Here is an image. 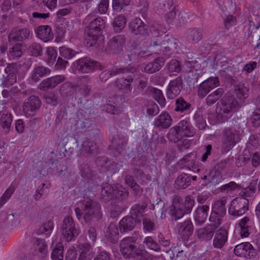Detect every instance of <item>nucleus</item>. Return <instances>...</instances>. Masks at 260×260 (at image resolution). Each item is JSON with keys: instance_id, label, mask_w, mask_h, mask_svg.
<instances>
[{"instance_id": "obj_20", "label": "nucleus", "mask_w": 260, "mask_h": 260, "mask_svg": "<svg viewBox=\"0 0 260 260\" xmlns=\"http://www.w3.org/2000/svg\"><path fill=\"white\" fill-rule=\"evenodd\" d=\"M137 224V220L132 216L122 218L119 223V229L121 233L132 231Z\"/></svg>"}, {"instance_id": "obj_46", "label": "nucleus", "mask_w": 260, "mask_h": 260, "mask_svg": "<svg viewBox=\"0 0 260 260\" xmlns=\"http://www.w3.org/2000/svg\"><path fill=\"white\" fill-rule=\"evenodd\" d=\"M22 45L21 43L15 44L10 49V53L14 58H19L23 54Z\"/></svg>"}, {"instance_id": "obj_33", "label": "nucleus", "mask_w": 260, "mask_h": 260, "mask_svg": "<svg viewBox=\"0 0 260 260\" xmlns=\"http://www.w3.org/2000/svg\"><path fill=\"white\" fill-rule=\"evenodd\" d=\"M50 73V70L44 66L36 67L32 71L31 79L35 82L38 81L41 78Z\"/></svg>"}, {"instance_id": "obj_59", "label": "nucleus", "mask_w": 260, "mask_h": 260, "mask_svg": "<svg viewBox=\"0 0 260 260\" xmlns=\"http://www.w3.org/2000/svg\"><path fill=\"white\" fill-rule=\"evenodd\" d=\"M143 229L145 231L151 232L155 230V224L153 220L148 218H144L143 219Z\"/></svg>"}, {"instance_id": "obj_22", "label": "nucleus", "mask_w": 260, "mask_h": 260, "mask_svg": "<svg viewBox=\"0 0 260 260\" xmlns=\"http://www.w3.org/2000/svg\"><path fill=\"white\" fill-rule=\"evenodd\" d=\"M172 122L171 116L167 112H163L155 118L154 125L159 128H168L171 125Z\"/></svg>"}, {"instance_id": "obj_41", "label": "nucleus", "mask_w": 260, "mask_h": 260, "mask_svg": "<svg viewBox=\"0 0 260 260\" xmlns=\"http://www.w3.org/2000/svg\"><path fill=\"white\" fill-rule=\"evenodd\" d=\"M177 128V125L172 127L169 130L167 135V138L169 141L175 143L179 141V140L183 137L181 133H180V131Z\"/></svg>"}, {"instance_id": "obj_37", "label": "nucleus", "mask_w": 260, "mask_h": 260, "mask_svg": "<svg viewBox=\"0 0 260 260\" xmlns=\"http://www.w3.org/2000/svg\"><path fill=\"white\" fill-rule=\"evenodd\" d=\"M126 23V19L124 16L119 15L115 17L112 23L114 31L120 32L124 28Z\"/></svg>"}, {"instance_id": "obj_63", "label": "nucleus", "mask_w": 260, "mask_h": 260, "mask_svg": "<svg viewBox=\"0 0 260 260\" xmlns=\"http://www.w3.org/2000/svg\"><path fill=\"white\" fill-rule=\"evenodd\" d=\"M130 1L131 0H113V8L116 11L121 10L123 6H127Z\"/></svg>"}, {"instance_id": "obj_51", "label": "nucleus", "mask_w": 260, "mask_h": 260, "mask_svg": "<svg viewBox=\"0 0 260 260\" xmlns=\"http://www.w3.org/2000/svg\"><path fill=\"white\" fill-rule=\"evenodd\" d=\"M114 194L117 198L121 200L126 199L129 194L127 189L124 187L122 185L118 184L114 190Z\"/></svg>"}, {"instance_id": "obj_15", "label": "nucleus", "mask_w": 260, "mask_h": 260, "mask_svg": "<svg viewBox=\"0 0 260 260\" xmlns=\"http://www.w3.org/2000/svg\"><path fill=\"white\" fill-rule=\"evenodd\" d=\"M6 77L3 75V84L12 85L16 81V74L18 72V66L15 63H8L5 68Z\"/></svg>"}, {"instance_id": "obj_64", "label": "nucleus", "mask_w": 260, "mask_h": 260, "mask_svg": "<svg viewBox=\"0 0 260 260\" xmlns=\"http://www.w3.org/2000/svg\"><path fill=\"white\" fill-rule=\"evenodd\" d=\"M47 60L49 63H53L57 57V52L52 47H50L47 50Z\"/></svg>"}, {"instance_id": "obj_61", "label": "nucleus", "mask_w": 260, "mask_h": 260, "mask_svg": "<svg viewBox=\"0 0 260 260\" xmlns=\"http://www.w3.org/2000/svg\"><path fill=\"white\" fill-rule=\"evenodd\" d=\"M14 191V188L10 186L0 198V208L10 198Z\"/></svg>"}, {"instance_id": "obj_2", "label": "nucleus", "mask_w": 260, "mask_h": 260, "mask_svg": "<svg viewBox=\"0 0 260 260\" xmlns=\"http://www.w3.org/2000/svg\"><path fill=\"white\" fill-rule=\"evenodd\" d=\"M243 104L239 103L233 95H225L217 103L216 111L218 119L226 121L234 110L239 109Z\"/></svg>"}, {"instance_id": "obj_28", "label": "nucleus", "mask_w": 260, "mask_h": 260, "mask_svg": "<svg viewBox=\"0 0 260 260\" xmlns=\"http://www.w3.org/2000/svg\"><path fill=\"white\" fill-rule=\"evenodd\" d=\"M209 209V207L208 206H201L197 208L194 213V220L197 224L201 225L205 222L207 217V212Z\"/></svg>"}, {"instance_id": "obj_1", "label": "nucleus", "mask_w": 260, "mask_h": 260, "mask_svg": "<svg viewBox=\"0 0 260 260\" xmlns=\"http://www.w3.org/2000/svg\"><path fill=\"white\" fill-rule=\"evenodd\" d=\"M76 217L78 219L82 217L86 223L90 224L93 219L99 221L102 218V213L100 204L95 201L88 199L83 203L82 211L79 207L75 209Z\"/></svg>"}, {"instance_id": "obj_34", "label": "nucleus", "mask_w": 260, "mask_h": 260, "mask_svg": "<svg viewBox=\"0 0 260 260\" xmlns=\"http://www.w3.org/2000/svg\"><path fill=\"white\" fill-rule=\"evenodd\" d=\"M175 110L185 114L188 113L191 111V105L180 98L176 101Z\"/></svg>"}, {"instance_id": "obj_3", "label": "nucleus", "mask_w": 260, "mask_h": 260, "mask_svg": "<svg viewBox=\"0 0 260 260\" xmlns=\"http://www.w3.org/2000/svg\"><path fill=\"white\" fill-rule=\"evenodd\" d=\"M105 26L106 22L101 17L95 18L90 22L84 31V37L88 46H93L95 44Z\"/></svg>"}, {"instance_id": "obj_53", "label": "nucleus", "mask_w": 260, "mask_h": 260, "mask_svg": "<svg viewBox=\"0 0 260 260\" xmlns=\"http://www.w3.org/2000/svg\"><path fill=\"white\" fill-rule=\"evenodd\" d=\"M54 224L52 221L49 220L44 223L38 230L39 233L44 234L47 236L50 234L53 229Z\"/></svg>"}, {"instance_id": "obj_48", "label": "nucleus", "mask_w": 260, "mask_h": 260, "mask_svg": "<svg viewBox=\"0 0 260 260\" xmlns=\"http://www.w3.org/2000/svg\"><path fill=\"white\" fill-rule=\"evenodd\" d=\"M36 250L38 251L40 256L43 258L45 256L47 253V245L43 239H38L36 241Z\"/></svg>"}, {"instance_id": "obj_54", "label": "nucleus", "mask_w": 260, "mask_h": 260, "mask_svg": "<svg viewBox=\"0 0 260 260\" xmlns=\"http://www.w3.org/2000/svg\"><path fill=\"white\" fill-rule=\"evenodd\" d=\"M167 69L170 73H179L181 70L180 62L176 59L171 60L167 64Z\"/></svg>"}, {"instance_id": "obj_57", "label": "nucleus", "mask_w": 260, "mask_h": 260, "mask_svg": "<svg viewBox=\"0 0 260 260\" xmlns=\"http://www.w3.org/2000/svg\"><path fill=\"white\" fill-rule=\"evenodd\" d=\"M222 217L215 213V212L212 211L209 217V221L211 222L210 224H212L215 229H217L221 223V218Z\"/></svg>"}, {"instance_id": "obj_45", "label": "nucleus", "mask_w": 260, "mask_h": 260, "mask_svg": "<svg viewBox=\"0 0 260 260\" xmlns=\"http://www.w3.org/2000/svg\"><path fill=\"white\" fill-rule=\"evenodd\" d=\"M133 77L131 76H128L126 78H122L118 79L117 82L120 85L121 88L131 91V83H133Z\"/></svg>"}, {"instance_id": "obj_43", "label": "nucleus", "mask_w": 260, "mask_h": 260, "mask_svg": "<svg viewBox=\"0 0 260 260\" xmlns=\"http://www.w3.org/2000/svg\"><path fill=\"white\" fill-rule=\"evenodd\" d=\"M63 247L61 243L56 244L55 248L53 249L51 258L52 260H63Z\"/></svg>"}, {"instance_id": "obj_9", "label": "nucleus", "mask_w": 260, "mask_h": 260, "mask_svg": "<svg viewBox=\"0 0 260 260\" xmlns=\"http://www.w3.org/2000/svg\"><path fill=\"white\" fill-rule=\"evenodd\" d=\"M169 213L175 220L182 218L185 214L183 209V201L179 195L175 194L173 197Z\"/></svg>"}, {"instance_id": "obj_26", "label": "nucleus", "mask_w": 260, "mask_h": 260, "mask_svg": "<svg viewBox=\"0 0 260 260\" xmlns=\"http://www.w3.org/2000/svg\"><path fill=\"white\" fill-rule=\"evenodd\" d=\"M164 64L165 60L163 58H155L145 66L144 71L149 74L155 73L160 70Z\"/></svg>"}, {"instance_id": "obj_4", "label": "nucleus", "mask_w": 260, "mask_h": 260, "mask_svg": "<svg viewBox=\"0 0 260 260\" xmlns=\"http://www.w3.org/2000/svg\"><path fill=\"white\" fill-rule=\"evenodd\" d=\"M136 239L132 237H126L121 241L120 251L124 257L141 259L146 254V251L136 248Z\"/></svg>"}, {"instance_id": "obj_23", "label": "nucleus", "mask_w": 260, "mask_h": 260, "mask_svg": "<svg viewBox=\"0 0 260 260\" xmlns=\"http://www.w3.org/2000/svg\"><path fill=\"white\" fill-rule=\"evenodd\" d=\"M125 38L123 36L118 35L112 38L108 43L109 49L115 53H118L122 50L125 43Z\"/></svg>"}, {"instance_id": "obj_7", "label": "nucleus", "mask_w": 260, "mask_h": 260, "mask_svg": "<svg viewBox=\"0 0 260 260\" xmlns=\"http://www.w3.org/2000/svg\"><path fill=\"white\" fill-rule=\"evenodd\" d=\"M77 70L83 73H87L95 69L103 70L104 67L99 62L88 57H83L77 61Z\"/></svg>"}, {"instance_id": "obj_49", "label": "nucleus", "mask_w": 260, "mask_h": 260, "mask_svg": "<svg viewBox=\"0 0 260 260\" xmlns=\"http://www.w3.org/2000/svg\"><path fill=\"white\" fill-rule=\"evenodd\" d=\"M109 237L113 243H116L118 241V229L114 224H110L108 228Z\"/></svg>"}, {"instance_id": "obj_18", "label": "nucleus", "mask_w": 260, "mask_h": 260, "mask_svg": "<svg viewBox=\"0 0 260 260\" xmlns=\"http://www.w3.org/2000/svg\"><path fill=\"white\" fill-rule=\"evenodd\" d=\"M178 228L179 235L184 240H187L193 233V226L190 219L180 223L178 225Z\"/></svg>"}, {"instance_id": "obj_19", "label": "nucleus", "mask_w": 260, "mask_h": 260, "mask_svg": "<svg viewBox=\"0 0 260 260\" xmlns=\"http://www.w3.org/2000/svg\"><path fill=\"white\" fill-rule=\"evenodd\" d=\"M127 139L121 135H114L111 140V147L114 151V153H121L124 149L127 143Z\"/></svg>"}, {"instance_id": "obj_30", "label": "nucleus", "mask_w": 260, "mask_h": 260, "mask_svg": "<svg viewBox=\"0 0 260 260\" xmlns=\"http://www.w3.org/2000/svg\"><path fill=\"white\" fill-rule=\"evenodd\" d=\"M147 207V204L143 202L141 204H134L131 208V214L135 219H139L144 216V213Z\"/></svg>"}, {"instance_id": "obj_47", "label": "nucleus", "mask_w": 260, "mask_h": 260, "mask_svg": "<svg viewBox=\"0 0 260 260\" xmlns=\"http://www.w3.org/2000/svg\"><path fill=\"white\" fill-rule=\"evenodd\" d=\"M249 247H251V244L249 242L242 243L235 247L234 253L237 256H243L245 251Z\"/></svg>"}, {"instance_id": "obj_24", "label": "nucleus", "mask_w": 260, "mask_h": 260, "mask_svg": "<svg viewBox=\"0 0 260 260\" xmlns=\"http://www.w3.org/2000/svg\"><path fill=\"white\" fill-rule=\"evenodd\" d=\"M129 28L131 32L135 35H143L146 32L145 24L139 18H136L131 21L128 24Z\"/></svg>"}, {"instance_id": "obj_25", "label": "nucleus", "mask_w": 260, "mask_h": 260, "mask_svg": "<svg viewBox=\"0 0 260 260\" xmlns=\"http://www.w3.org/2000/svg\"><path fill=\"white\" fill-rule=\"evenodd\" d=\"M37 37L44 41L47 42L53 38L51 28L48 25H41L38 27L37 32Z\"/></svg>"}, {"instance_id": "obj_17", "label": "nucleus", "mask_w": 260, "mask_h": 260, "mask_svg": "<svg viewBox=\"0 0 260 260\" xmlns=\"http://www.w3.org/2000/svg\"><path fill=\"white\" fill-rule=\"evenodd\" d=\"M80 154L85 157L94 156L98 152V146L90 139L84 140L80 150Z\"/></svg>"}, {"instance_id": "obj_21", "label": "nucleus", "mask_w": 260, "mask_h": 260, "mask_svg": "<svg viewBox=\"0 0 260 260\" xmlns=\"http://www.w3.org/2000/svg\"><path fill=\"white\" fill-rule=\"evenodd\" d=\"M216 230L212 224H209L205 228L197 231V237L202 241H209L213 237Z\"/></svg>"}, {"instance_id": "obj_56", "label": "nucleus", "mask_w": 260, "mask_h": 260, "mask_svg": "<svg viewBox=\"0 0 260 260\" xmlns=\"http://www.w3.org/2000/svg\"><path fill=\"white\" fill-rule=\"evenodd\" d=\"M194 204V200L190 196H187L183 202V209L185 214L189 213Z\"/></svg>"}, {"instance_id": "obj_32", "label": "nucleus", "mask_w": 260, "mask_h": 260, "mask_svg": "<svg viewBox=\"0 0 260 260\" xmlns=\"http://www.w3.org/2000/svg\"><path fill=\"white\" fill-rule=\"evenodd\" d=\"M0 122L2 129L6 134H8L11 129L12 122V115L10 113H3L0 118Z\"/></svg>"}, {"instance_id": "obj_55", "label": "nucleus", "mask_w": 260, "mask_h": 260, "mask_svg": "<svg viewBox=\"0 0 260 260\" xmlns=\"http://www.w3.org/2000/svg\"><path fill=\"white\" fill-rule=\"evenodd\" d=\"M194 120L197 127L200 129H204L206 126V122L200 112H197L194 115Z\"/></svg>"}, {"instance_id": "obj_29", "label": "nucleus", "mask_w": 260, "mask_h": 260, "mask_svg": "<svg viewBox=\"0 0 260 260\" xmlns=\"http://www.w3.org/2000/svg\"><path fill=\"white\" fill-rule=\"evenodd\" d=\"M191 184L190 177L187 173H182L175 181V187L177 189H185Z\"/></svg>"}, {"instance_id": "obj_6", "label": "nucleus", "mask_w": 260, "mask_h": 260, "mask_svg": "<svg viewBox=\"0 0 260 260\" xmlns=\"http://www.w3.org/2000/svg\"><path fill=\"white\" fill-rule=\"evenodd\" d=\"M61 231L62 236L67 241H71L79 234V232L75 228L74 220L70 216H67L64 218Z\"/></svg>"}, {"instance_id": "obj_13", "label": "nucleus", "mask_w": 260, "mask_h": 260, "mask_svg": "<svg viewBox=\"0 0 260 260\" xmlns=\"http://www.w3.org/2000/svg\"><path fill=\"white\" fill-rule=\"evenodd\" d=\"M42 104L41 100L37 96L33 95L26 99L23 103V111L26 117H29L31 113L38 109Z\"/></svg>"}, {"instance_id": "obj_52", "label": "nucleus", "mask_w": 260, "mask_h": 260, "mask_svg": "<svg viewBox=\"0 0 260 260\" xmlns=\"http://www.w3.org/2000/svg\"><path fill=\"white\" fill-rule=\"evenodd\" d=\"M115 97H110L108 99L107 104L104 106L105 110L109 113L115 114L117 111L115 101Z\"/></svg>"}, {"instance_id": "obj_39", "label": "nucleus", "mask_w": 260, "mask_h": 260, "mask_svg": "<svg viewBox=\"0 0 260 260\" xmlns=\"http://www.w3.org/2000/svg\"><path fill=\"white\" fill-rule=\"evenodd\" d=\"M249 87L244 84L236 86L235 93L239 100H243L248 96Z\"/></svg>"}, {"instance_id": "obj_60", "label": "nucleus", "mask_w": 260, "mask_h": 260, "mask_svg": "<svg viewBox=\"0 0 260 260\" xmlns=\"http://www.w3.org/2000/svg\"><path fill=\"white\" fill-rule=\"evenodd\" d=\"M59 52L61 56L67 59H70L75 55L74 50L64 46L59 48Z\"/></svg>"}, {"instance_id": "obj_38", "label": "nucleus", "mask_w": 260, "mask_h": 260, "mask_svg": "<svg viewBox=\"0 0 260 260\" xmlns=\"http://www.w3.org/2000/svg\"><path fill=\"white\" fill-rule=\"evenodd\" d=\"M223 92V89L219 88L213 93L209 94L206 98L207 105L209 106L213 105L221 98Z\"/></svg>"}, {"instance_id": "obj_50", "label": "nucleus", "mask_w": 260, "mask_h": 260, "mask_svg": "<svg viewBox=\"0 0 260 260\" xmlns=\"http://www.w3.org/2000/svg\"><path fill=\"white\" fill-rule=\"evenodd\" d=\"M256 190V188L255 187V183L251 184L249 186L242 190V191L239 193V196L238 197H243L244 198L247 199L248 197H253Z\"/></svg>"}, {"instance_id": "obj_14", "label": "nucleus", "mask_w": 260, "mask_h": 260, "mask_svg": "<svg viewBox=\"0 0 260 260\" xmlns=\"http://www.w3.org/2000/svg\"><path fill=\"white\" fill-rule=\"evenodd\" d=\"M137 71V69L135 67L131 65L124 68H120L115 70H105L100 75V79L103 81H107L112 76L119 74L134 73Z\"/></svg>"}, {"instance_id": "obj_42", "label": "nucleus", "mask_w": 260, "mask_h": 260, "mask_svg": "<svg viewBox=\"0 0 260 260\" xmlns=\"http://www.w3.org/2000/svg\"><path fill=\"white\" fill-rule=\"evenodd\" d=\"M162 26L158 24H152L150 28L151 34L154 37H156V41L151 42V45L153 46H157L158 42L161 40V37L159 36V31L161 30Z\"/></svg>"}, {"instance_id": "obj_40", "label": "nucleus", "mask_w": 260, "mask_h": 260, "mask_svg": "<svg viewBox=\"0 0 260 260\" xmlns=\"http://www.w3.org/2000/svg\"><path fill=\"white\" fill-rule=\"evenodd\" d=\"M27 52L32 56H41L43 53V47L39 43L34 42L29 45Z\"/></svg>"}, {"instance_id": "obj_36", "label": "nucleus", "mask_w": 260, "mask_h": 260, "mask_svg": "<svg viewBox=\"0 0 260 260\" xmlns=\"http://www.w3.org/2000/svg\"><path fill=\"white\" fill-rule=\"evenodd\" d=\"M225 204L226 200L225 198H221L215 202L212 207V211L218 214L219 216H223L226 212Z\"/></svg>"}, {"instance_id": "obj_11", "label": "nucleus", "mask_w": 260, "mask_h": 260, "mask_svg": "<svg viewBox=\"0 0 260 260\" xmlns=\"http://www.w3.org/2000/svg\"><path fill=\"white\" fill-rule=\"evenodd\" d=\"M182 88L183 79L181 76L170 80L167 89V98L174 99L180 93Z\"/></svg>"}, {"instance_id": "obj_62", "label": "nucleus", "mask_w": 260, "mask_h": 260, "mask_svg": "<svg viewBox=\"0 0 260 260\" xmlns=\"http://www.w3.org/2000/svg\"><path fill=\"white\" fill-rule=\"evenodd\" d=\"M177 143H178L177 147L178 149L181 151L188 149L191 144V142L190 140L183 137Z\"/></svg>"}, {"instance_id": "obj_27", "label": "nucleus", "mask_w": 260, "mask_h": 260, "mask_svg": "<svg viewBox=\"0 0 260 260\" xmlns=\"http://www.w3.org/2000/svg\"><path fill=\"white\" fill-rule=\"evenodd\" d=\"M180 133L184 137H191L195 134V131L192 126L187 121L182 120L177 125Z\"/></svg>"}, {"instance_id": "obj_31", "label": "nucleus", "mask_w": 260, "mask_h": 260, "mask_svg": "<svg viewBox=\"0 0 260 260\" xmlns=\"http://www.w3.org/2000/svg\"><path fill=\"white\" fill-rule=\"evenodd\" d=\"M235 69L228 64L221 66V69L219 71L220 76L224 77L226 79L229 80L233 83L234 81L233 77L235 75Z\"/></svg>"}, {"instance_id": "obj_35", "label": "nucleus", "mask_w": 260, "mask_h": 260, "mask_svg": "<svg viewBox=\"0 0 260 260\" xmlns=\"http://www.w3.org/2000/svg\"><path fill=\"white\" fill-rule=\"evenodd\" d=\"M239 225L241 228V236L247 237L249 235V228L251 226V222L249 218L245 217L240 220Z\"/></svg>"}, {"instance_id": "obj_12", "label": "nucleus", "mask_w": 260, "mask_h": 260, "mask_svg": "<svg viewBox=\"0 0 260 260\" xmlns=\"http://www.w3.org/2000/svg\"><path fill=\"white\" fill-rule=\"evenodd\" d=\"M30 36V30L26 27L19 28H14L10 32L8 40L9 43L13 42H22L28 39Z\"/></svg>"}, {"instance_id": "obj_58", "label": "nucleus", "mask_w": 260, "mask_h": 260, "mask_svg": "<svg viewBox=\"0 0 260 260\" xmlns=\"http://www.w3.org/2000/svg\"><path fill=\"white\" fill-rule=\"evenodd\" d=\"M189 36L192 42L196 43L201 40L202 33L200 29L193 28L190 30Z\"/></svg>"}, {"instance_id": "obj_10", "label": "nucleus", "mask_w": 260, "mask_h": 260, "mask_svg": "<svg viewBox=\"0 0 260 260\" xmlns=\"http://www.w3.org/2000/svg\"><path fill=\"white\" fill-rule=\"evenodd\" d=\"M219 82L217 77H210L202 82L199 86L197 94L201 98H204L211 90L217 87Z\"/></svg>"}, {"instance_id": "obj_8", "label": "nucleus", "mask_w": 260, "mask_h": 260, "mask_svg": "<svg viewBox=\"0 0 260 260\" xmlns=\"http://www.w3.org/2000/svg\"><path fill=\"white\" fill-rule=\"evenodd\" d=\"M240 141L238 134L231 129H225L223 131V142L221 145V150L226 153L232 149L234 145Z\"/></svg>"}, {"instance_id": "obj_44", "label": "nucleus", "mask_w": 260, "mask_h": 260, "mask_svg": "<svg viewBox=\"0 0 260 260\" xmlns=\"http://www.w3.org/2000/svg\"><path fill=\"white\" fill-rule=\"evenodd\" d=\"M145 246L150 250L158 252L160 250L159 245L151 236L146 237L143 241Z\"/></svg>"}, {"instance_id": "obj_16", "label": "nucleus", "mask_w": 260, "mask_h": 260, "mask_svg": "<svg viewBox=\"0 0 260 260\" xmlns=\"http://www.w3.org/2000/svg\"><path fill=\"white\" fill-rule=\"evenodd\" d=\"M213 240V245L214 248L221 249L228 240V232L224 229L220 228L216 230Z\"/></svg>"}, {"instance_id": "obj_5", "label": "nucleus", "mask_w": 260, "mask_h": 260, "mask_svg": "<svg viewBox=\"0 0 260 260\" xmlns=\"http://www.w3.org/2000/svg\"><path fill=\"white\" fill-rule=\"evenodd\" d=\"M249 201L243 197L233 199L229 208V213L233 216H241L248 210Z\"/></svg>"}]
</instances>
